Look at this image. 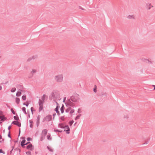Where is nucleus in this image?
Listing matches in <instances>:
<instances>
[{"label":"nucleus","instance_id":"obj_46","mask_svg":"<svg viewBox=\"0 0 155 155\" xmlns=\"http://www.w3.org/2000/svg\"><path fill=\"white\" fill-rule=\"evenodd\" d=\"M21 145L23 148H24L25 147V144H23L22 143H21Z\"/></svg>","mask_w":155,"mask_h":155},{"label":"nucleus","instance_id":"obj_47","mask_svg":"<svg viewBox=\"0 0 155 155\" xmlns=\"http://www.w3.org/2000/svg\"><path fill=\"white\" fill-rule=\"evenodd\" d=\"M31 140L32 139L30 137H27V140L29 142H30V141H31Z\"/></svg>","mask_w":155,"mask_h":155},{"label":"nucleus","instance_id":"obj_10","mask_svg":"<svg viewBox=\"0 0 155 155\" xmlns=\"http://www.w3.org/2000/svg\"><path fill=\"white\" fill-rule=\"evenodd\" d=\"M19 90H20V91H17L16 94V96L17 97H20L21 94V91H22L20 89H19Z\"/></svg>","mask_w":155,"mask_h":155},{"label":"nucleus","instance_id":"obj_6","mask_svg":"<svg viewBox=\"0 0 155 155\" xmlns=\"http://www.w3.org/2000/svg\"><path fill=\"white\" fill-rule=\"evenodd\" d=\"M55 97V95L54 92L51 93V95L49 96V98L50 100H52Z\"/></svg>","mask_w":155,"mask_h":155},{"label":"nucleus","instance_id":"obj_38","mask_svg":"<svg viewBox=\"0 0 155 155\" xmlns=\"http://www.w3.org/2000/svg\"><path fill=\"white\" fill-rule=\"evenodd\" d=\"M37 71L35 69H32V71L31 72V74H33H33L35 73H36Z\"/></svg>","mask_w":155,"mask_h":155},{"label":"nucleus","instance_id":"obj_58","mask_svg":"<svg viewBox=\"0 0 155 155\" xmlns=\"http://www.w3.org/2000/svg\"><path fill=\"white\" fill-rule=\"evenodd\" d=\"M29 122L30 124H32L33 121L32 120H29Z\"/></svg>","mask_w":155,"mask_h":155},{"label":"nucleus","instance_id":"obj_44","mask_svg":"<svg viewBox=\"0 0 155 155\" xmlns=\"http://www.w3.org/2000/svg\"><path fill=\"white\" fill-rule=\"evenodd\" d=\"M10 131H9V132L8 133V136L9 138H11V137L10 134Z\"/></svg>","mask_w":155,"mask_h":155},{"label":"nucleus","instance_id":"obj_57","mask_svg":"<svg viewBox=\"0 0 155 155\" xmlns=\"http://www.w3.org/2000/svg\"><path fill=\"white\" fill-rule=\"evenodd\" d=\"M4 114L3 112L1 110H0V115H2Z\"/></svg>","mask_w":155,"mask_h":155},{"label":"nucleus","instance_id":"obj_4","mask_svg":"<svg viewBox=\"0 0 155 155\" xmlns=\"http://www.w3.org/2000/svg\"><path fill=\"white\" fill-rule=\"evenodd\" d=\"M26 148L28 150L32 151L34 149V147L31 143H30L26 146Z\"/></svg>","mask_w":155,"mask_h":155},{"label":"nucleus","instance_id":"obj_32","mask_svg":"<svg viewBox=\"0 0 155 155\" xmlns=\"http://www.w3.org/2000/svg\"><path fill=\"white\" fill-rule=\"evenodd\" d=\"M54 132H60V133H61L62 132V130H58V129H54Z\"/></svg>","mask_w":155,"mask_h":155},{"label":"nucleus","instance_id":"obj_28","mask_svg":"<svg viewBox=\"0 0 155 155\" xmlns=\"http://www.w3.org/2000/svg\"><path fill=\"white\" fill-rule=\"evenodd\" d=\"M81 114H79L75 118V120H77L78 119H79L80 117L81 116Z\"/></svg>","mask_w":155,"mask_h":155},{"label":"nucleus","instance_id":"obj_18","mask_svg":"<svg viewBox=\"0 0 155 155\" xmlns=\"http://www.w3.org/2000/svg\"><path fill=\"white\" fill-rule=\"evenodd\" d=\"M7 119V118L5 117L4 115H3L2 116L1 120L2 122H4V121L6 120Z\"/></svg>","mask_w":155,"mask_h":155},{"label":"nucleus","instance_id":"obj_24","mask_svg":"<svg viewBox=\"0 0 155 155\" xmlns=\"http://www.w3.org/2000/svg\"><path fill=\"white\" fill-rule=\"evenodd\" d=\"M64 131L66 132L67 134H69L70 133V128L66 130H64Z\"/></svg>","mask_w":155,"mask_h":155},{"label":"nucleus","instance_id":"obj_22","mask_svg":"<svg viewBox=\"0 0 155 155\" xmlns=\"http://www.w3.org/2000/svg\"><path fill=\"white\" fill-rule=\"evenodd\" d=\"M64 126H63V124L59 123L58 124V127L62 129H64Z\"/></svg>","mask_w":155,"mask_h":155},{"label":"nucleus","instance_id":"obj_11","mask_svg":"<svg viewBox=\"0 0 155 155\" xmlns=\"http://www.w3.org/2000/svg\"><path fill=\"white\" fill-rule=\"evenodd\" d=\"M64 109L65 107H64V105L63 104H62V106L60 108V110L61 114H63L64 112Z\"/></svg>","mask_w":155,"mask_h":155},{"label":"nucleus","instance_id":"obj_61","mask_svg":"<svg viewBox=\"0 0 155 155\" xmlns=\"http://www.w3.org/2000/svg\"><path fill=\"white\" fill-rule=\"evenodd\" d=\"M11 127V125H10L8 127V130L9 131H10V128Z\"/></svg>","mask_w":155,"mask_h":155},{"label":"nucleus","instance_id":"obj_37","mask_svg":"<svg viewBox=\"0 0 155 155\" xmlns=\"http://www.w3.org/2000/svg\"><path fill=\"white\" fill-rule=\"evenodd\" d=\"M66 102H67L69 104H71L72 102H71V100L70 98V99H69L67 100Z\"/></svg>","mask_w":155,"mask_h":155},{"label":"nucleus","instance_id":"obj_34","mask_svg":"<svg viewBox=\"0 0 155 155\" xmlns=\"http://www.w3.org/2000/svg\"><path fill=\"white\" fill-rule=\"evenodd\" d=\"M97 86L96 85H95L94 86V88L93 89V91L94 92L96 93L97 92Z\"/></svg>","mask_w":155,"mask_h":155},{"label":"nucleus","instance_id":"obj_21","mask_svg":"<svg viewBox=\"0 0 155 155\" xmlns=\"http://www.w3.org/2000/svg\"><path fill=\"white\" fill-rule=\"evenodd\" d=\"M30 104V101H27L26 103H23V104L24 105H25L26 107H28Z\"/></svg>","mask_w":155,"mask_h":155},{"label":"nucleus","instance_id":"obj_42","mask_svg":"<svg viewBox=\"0 0 155 155\" xmlns=\"http://www.w3.org/2000/svg\"><path fill=\"white\" fill-rule=\"evenodd\" d=\"M147 140H148V141H146L145 142L143 143L142 144V145H143V144H147L148 143V141L149 140H150V138H148L147 139Z\"/></svg>","mask_w":155,"mask_h":155},{"label":"nucleus","instance_id":"obj_33","mask_svg":"<svg viewBox=\"0 0 155 155\" xmlns=\"http://www.w3.org/2000/svg\"><path fill=\"white\" fill-rule=\"evenodd\" d=\"M64 117H65V116H62L60 117V119L61 120H62L63 121H64L65 119L66 118H67V117H66V118H65Z\"/></svg>","mask_w":155,"mask_h":155},{"label":"nucleus","instance_id":"obj_45","mask_svg":"<svg viewBox=\"0 0 155 155\" xmlns=\"http://www.w3.org/2000/svg\"><path fill=\"white\" fill-rule=\"evenodd\" d=\"M31 152L29 151L26 152V154L29 155H31Z\"/></svg>","mask_w":155,"mask_h":155},{"label":"nucleus","instance_id":"obj_56","mask_svg":"<svg viewBox=\"0 0 155 155\" xmlns=\"http://www.w3.org/2000/svg\"><path fill=\"white\" fill-rule=\"evenodd\" d=\"M147 61H148V63H150L152 64V62L150 60H149L148 59H146Z\"/></svg>","mask_w":155,"mask_h":155},{"label":"nucleus","instance_id":"obj_49","mask_svg":"<svg viewBox=\"0 0 155 155\" xmlns=\"http://www.w3.org/2000/svg\"><path fill=\"white\" fill-rule=\"evenodd\" d=\"M2 153L3 154H5V152L3 151L2 149H0V153Z\"/></svg>","mask_w":155,"mask_h":155},{"label":"nucleus","instance_id":"obj_8","mask_svg":"<svg viewBox=\"0 0 155 155\" xmlns=\"http://www.w3.org/2000/svg\"><path fill=\"white\" fill-rule=\"evenodd\" d=\"M41 118V116L40 115H38L37 118V121H36V124H37V127H38L39 125L40 124V120Z\"/></svg>","mask_w":155,"mask_h":155},{"label":"nucleus","instance_id":"obj_43","mask_svg":"<svg viewBox=\"0 0 155 155\" xmlns=\"http://www.w3.org/2000/svg\"><path fill=\"white\" fill-rule=\"evenodd\" d=\"M75 106V104L73 103L72 102L70 104V106L72 107H74Z\"/></svg>","mask_w":155,"mask_h":155},{"label":"nucleus","instance_id":"obj_60","mask_svg":"<svg viewBox=\"0 0 155 155\" xmlns=\"http://www.w3.org/2000/svg\"><path fill=\"white\" fill-rule=\"evenodd\" d=\"M56 115V114L54 113V114H53V120L54 119V117Z\"/></svg>","mask_w":155,"mask_h":155},{"label":"nucleus","instance_id":"obj_64","mask_svg":"<svg viewBox=\"0 0 155 155\" xmlns=\"http://www.w3.org/2000/svg\"><path fill=\"white\" fill-rule=\"evenodd\" d=\"M19 86V87L20 88V89H21L22 88V85H18Z\"/></svg>","mask_w":155,"mask_h":155},{"label":"nucleus","instance_id":"obj_51","mask_svg":"<svg viewBox=\"0 0 155 155\" xmlns=\"http://www.w3.org/2000/svg\"><path fill=\"white\" fill-rule=\"evenodd\" d=\"M33 74H31V73L30 74V75L28 76V78H31L33 76Z\"/></svg>","mask_w":155,"mask_h":155},{"label":"nucleus","instance_id":"obj_23","mask_svg":"<svg viewBox=\"0 0 155 155\" xmlns=\"http://www.w3.org/2000/svg\"><path fill=\"white\" fill-rule=\"evenodd\" d=\"M127 18L128 19H134V15H129L127 17Z\"/></svg>","mask_w":155,"mask_h":155},{"label":"nucleus","instance_id":"obj_54","mask_svg":"<svg viewBox=\"0 0 155 155\" xmlns=\"http://www.w3.org/2000/svg\"><path fill=\"white\" fill-rule=\"evenodd\" d=\"M64 128H66L67 129L70 128L69 127L68 125H66L65 126H64Z\"/></svg>","mask_w":155,"mask_h":155},{"label":"nucleus","instance_id":"obj_26","mask_svg":"<svg viewBox=\"0 0 155 155\" xmlns=\"http://www.w3.org/2000/svg\"><path fill=\"white\" fill-rule=\"evenodd\" d=\"M47 139L48 140H51L52 139V138L51 137V135L50 134H48L47 136Z\"/></svg>","mask_w":155,"mask_h":155},{"label":"nucleus","instance_id":"obj_16","mask_svg":"<svg viewBox=\"0 0 155 155\" xmlns=\"http://www.w3.org/2000/svg\"><path fill=\"white\" fill-rule=\"evenodd\" d=\"M15 102L17 104H19L20 102V99L18 97H16L15 98Z\"/></svg>","mask_w":155,"mask_h":155},{"label":"nucleus","instance_id":"obj_31","mask_svg":"<svg viewBox=\"0 0 155 155\" xmlns=\"http://www.w3.org/2000/svg\"><path fill=\"white\" fill-rule=\"evenodd\" d=\"M47 148L50 151L52 152L53 151V149H52L50 147L48 146L47 147Z\"/></svg>","mask_w":155,"mask_h":155},{"label":"nucleus","instance_id":"obj_62","mask_svg":"<svg viewBox=\"0 0 155 155\" xmlns=\"http://www.w3.org/2000/svg\"><path fill=\"white\" fill-rule=\"evenodd\" d=\"M79 8L83 10H85L84 8H82L80 6H79Z\"/></svg>","mask_w":155,"mask_h":155},{"label":"nucleus","instance_id":"obj_25","mask_svg":"<svg viewBox=\"0 0 155 155\" xmlns=\"http://www.w3.org/2000/svg\"><path fill=\"white\" fill-rule=\"evenodd\" d=\"M22 110L25 114H27V112L26 111V108L25 107H23L22 108Z\"/></svg>","mask_w":155,"mask_h":155},{"label":"nucleus","instance_id":"obj_9","mask_svg":"<svg viewBox=\"0 0 155 155\" xmlns=\"http://www.w3.org/2000/svg\"><path fill=\"white\" fill-rule=\"evenodd\" d=\"M152 7H153V6L150 3H147L146 5V8L148 10H150Z\"/></svg>","mask_w":155,"mask_h":155},{"label":"nucleus","instance_id":"obj_63","mask_svg":"<svg viewBox=\"0 0 155 155\" xmlns=\"http://www.w3.org/2000/svg\"><path fill=\"white\" fill-rule=\"evenodd\" d=\"M30 127L32 128L33 127V125L32 124H30L29 126Z\"/></svg>","mask_w":155,"mask_h":155},{"label":"nucleus","instance_id":"obj_7","mask_svg":"<svg viewBox=\"0 0 155 155\" xmlns=\"http://www.w3.org/2000/svg\"><path fill=\"white\" fill-rule=\"evenodd\" d=\"M37 58V56L36 55L33 56L31 57H30V58H28L27 59V61H29V62L30 61H31L32 60H34V59H36V58Z\"/></svg>","mask_w":155,"mask_h":155},{"label":"nucleus","instance_id":"obj_36","mask_svg":"<svg viewBox=\"0 0 155 155\" xmlns=\"http://www.w3.org/2000/svg\"><path fill=\"white\" fill-rule=\"evenodd\" d=\"M16 90V89L15 87L12 88L11 90V92H12L13 93Z\"/></svg>","mask_w":155,"mask_h":155},{"label":"nucleus","instance_id":"obj_53","mask_svg":"<svg viewBox=\"0 0 155 155\" xmlns=\"http://www.w3.org/2000/svg\"><path fill=\"white\" fill-rule=\"evenodd\" d=\"M45 138V137H43V136H42L41 137V138H40V140L42 141L44 139V138Z\"/></svg>","mask_w":155,"mask_h":155},{"label":"nucleus","instance_id":"obj_5","mask_svg":"<svg viewBox=\"0 0 155 155\" xmlns=\"http://www.w3.org/2000/svg\"><path fill=\"white\" fill-rule=\"evenodd\" d=\"M60 108V106H57L55 108L54 110L56 112L58 116L60 114L59 111L58 110Z\"/></svg>","mask_w":155,"mask_h":155},{"label":"nucleus","instance_id":"obj_29","mask_svg":"<svg viewBox=\"0 0 155 155\" xmlns=\"http://www.w3.org/2000/svg\"><path fill=\"white\" fill-rule=\"evenodd\" d=\"M22 99L23 100H25L26 99V96L25 94L23 95L21 97Z\"/></svg>","mask_w":155,"mask_h":155},{"label":"nucleus","instance_id":"obj_30","mask_svg":"<svg viewBox=\"0 0 155 155\" xmlns=\"http://www.w3.org/2000/svg\"><path fill=\"white\" fill-rule=\"evenodd\" d=\"M71 109V107H69L68 108H67L65 110V112L66 113H68L69 111Z\"/></svg>","mask_w":155,"mask_h":155},{"label":"nucleus","instance_id":"obj_1","mask_svg":"<svg viewBox=\"0 0 155 155\" xmlns=\"http://www.w3.org/2000/svg\"><path fill=\"white\" fill-rule=\"evenodd\" d=\"M70 99L73 102H76L79 99V96L78 94H76L70 97Z\"/></svg>","mask_w":155,"mask_h":155},{"label":"nucleus","instance_id":"obj_2","mask_svg":"<svg viewBox=\"0 0 155 155\" xmlns=\"http://www.w3.org/2000/svg\"><path fill=\"white\" fill-rule=\"evenodd\" d=\"M54 79L58 82H62L63 79V76L62 74H59L55 76Z\"/></svg>","mask_w":155,"mask_h":155},{"label":"nucleus","instance_id":"obj_12","mask_svg":"<svg viewBox=\"0 0 155 155\" xmlns=\"http://www.w3.org/2000/svg\"><path fill=\"white\" fill-rule=\"evenodd\" d=\"M45 101H44V100H41L40 99L39 100V101H38V104L39 105H43V104L45 103Z\"/></svg>","mask_w":155,"mask_h":155},{"label":"nucleus","instance_id":"obj_50","mask_svg":"<svg viewBox=\"0 0 155 155\" xmlns=\"http://www.w3.org/2000/svg\"><path fill=\"white\" fill-rule=\"evenodd\" d=\"M65 104L66 106V107H68V106H70V104L69 103H67V102H65Z\"/></svg>","mask_w":155,"mask_h":155},{"label":"nucleus","instance_id":"obj_55","mask_svg":"<svg viewBox=\"0 0 155 155\" xmlns=\"http://www.w3.org/2000/svg\"><path fill=\"white\" fill-rule=\"evenodd\" d=\"M30 143H31L30 142L28 141L26 143H25V145H27L28 144H30Z\"/></svg>","mask_w":155,"mask_h":155},{"label":"nucleus","instance_id":"obj_39","mask_svg":"<svg viewBox=\"0 0 155 155\" xmlns=\"http://www.w3.org/2000/svg\"><path fill=\"white\" fill-rule=\"evenodd\" d=\"M11 111L12 113V114L14 115H15V114H16L15 113V111H14V110L12 108L11 109Z\"/></svg>","mask_w":155,"mask_h":155},{"label":"nucleus","instance_id":"obj_3","mask_svg":"<svg viewBox=\"0 0 155 155\" xmlns=\"http://www.w3.org/2000/svg\"><path fill=\"white\" fill-rule=\"evenodd\" d=\"M52 119V116L51 115H48L45 117L42 120V122H44L45 121L49 122Z\"/></svg>","mask_w":155,"mask_h":155},{"label":"nucleus","instance_id":"obj_17","mask_svg":"<svg viewBox=\"0 0 155 155\" xmlns=\"http://www.w3.org/2000/svg\"><path fill=\"white\" fill-rule=\"evenodd\" d=\"M21 138L22 139V141H21V143H23V144H25V142H26L25 140V137H21Z\"/></svg>","mask_w":155,"mask_h":155},{"label":"nucleus","instance_id":"obj_41","mask_svg":"<svg viewBox=\"0 0 155 155\" xmlns=\"http://www.w3.org/2000/svg\"><path fill=\"white\" fill-rule=\"evenodd\" d=\"M31 113L32 114H33V111H35V110H34V108L32 107H31Z\"/></svg>","mask_w":155,"mask_h":155},{"label":"nucleus","instance_id":"obj_35","mask_svg":"<svg viewBox=\"0 0 155 155\" xmlns=\"http://www.w3.org/2000/svg\"><path fill=\"white\" fill-rule=\"evenodd\" d=\"M74 122V121L73 120H72L69 122V125L70 126H72V125L73 124Z\"/></svg>","mask_w":155,"mask_h":155},{"label":"nucleus","instance_id":"obj_48","mask_svg":"<svg viewBox=\"0 0 155 155\" xmlns=\"http://www.w3.org/2000/svg\"><path fill=\"white\" fill-rule=\"evenodd\" d=\"M81 110L80 108H79L78 109V114H80L81 113Z\"/></svg>","mask_w":155,"mask_h":155},{"label":"nucleus","instance_id":"obj_13","mask_svg":"<svg viewBox=\"0 0 155 155\" xmlns=\"http://www.w3.org/2000/svg\"><path fill=\"white\" fill-rule=\"evenodd\" d=\"M47 132L48 130L47 129H45L43 130L42 133L44 134V137L47 135Z\"/></svg>","mask_w":155,"mask_h":155},{"label":"nucleus","instance_id":"obj_14","mask_svg":"<svg viewBox=\"0 0 155 155\" xmlns=\"http://www.w3.org/2000/svg\"><path fill=\"white\" fill-rule=\"evenodd\" d=\"M14 119L17 121H18L19 119L18 115L16 114V116H14Z\"/></svg>","mask_w":155,"mask_h":155},{"label":"nucleus","instance_id":"obj_27","mask_svg":"<svg viewBox=\"0 0 155 155\" xmlns=\"http://www.w3.org/2000/svg\"><path fill=\"white\" fill-rule=\"evenodd\" d=\"M43 105H39V112H40L43 109Z\"/></svg>","mask_w":155,"mask_h":155},{"label":"nucleus","instance_id":"obj_59","mask_svg":"<svg viewBox=\"0 0 155 155\" xmlns=\"http://www.w3.org/2000/svg\"><path fill=\"white\" fill-rule=\"evenodd\" d=\"M66 99V97H64L63 99V102H64V103L65 102Z\"/></svg>","mask_w":155,"mask_h":155},{"label":"nucleus","instance_id":"obj_15","mask_svg":"<svg viewBox=\"0 0 155 155\" xmlns=\"http://www.w3.org/2000/svg\"><path fill=\"white\" fill-rule=\"evenodd\" d=\"M104 95H105V97H107V93H104L103 92H101L99 95V96H103Z\"/></svg>","mask_w":155,"mask_h":155},{"label":"nucleus","instance_id":"obj_40","mask_svg":"<svg viewBox=\"0 0 155 155\" xmlns=\"http://www.w3.org/2000/svg\"><path fill=\"white\" fill-rule=\"evenodd\" d=\"M71 110L69 112L70 114H71L74 112V109H71Z\"/></svg>","mask_w":155,"mask_h":155},{"label":"nucleus","instance_id":"obj_19","mask_svg":"<svg viewBox=\"0 0 155 155\" xmlns=\"http://www.w3.org/2000/svg\"><path fill=\"white\" fill-rule=\"evenodd\" d=\"M15 125H17L18 127H21V124L20 122L18 121H16L15 124Z\"/></svg>","mask_w":155,"mask_h":155},{"label":"nucleus","instance_id":"obj_20","mask_svg":"<svg viewBox=\"0 0 155 155\" xmlns=\"http://www.w3.org/2000/svg\"><path fill=\"white\" fill-rule=\"evenodd\" d=\"M46 97L47 98H48V96H46L45 94H44L41 97V100H44V101H45Z\"/></svg>","mask_w":155,"mask_h":155},{"label":"nucleus","instance_id":"obj_52","mask_svg":"<svg viewBox=\"0 0 155 155\" xmlns=\"http://www.w3.org/2000/svg\"><path fill=\"white\" fill-rule=\"evenodd\" d=\"M16 121H17L16 120L13 121L12 123L11 124H13L15 125V124L16 123Z\"/></svg>","mask_w":155,"mask_h":155}]
</instances>
